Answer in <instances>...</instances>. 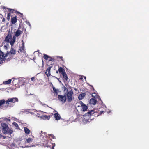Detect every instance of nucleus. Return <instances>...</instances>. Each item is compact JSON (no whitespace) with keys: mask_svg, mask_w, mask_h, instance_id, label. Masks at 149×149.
Returning a JSON list of instances; mask_svg holds the SVG:
<instances>
[{"mask_svg":"<svg viewBox=\"0 0 149 149\" xmlns=\"http://www.w3.org/2000/svg\"><path fill=\"white\" fill-rule=\"evenodd\" d=\"M1 124L0 128L3 134H6L11 135L13 132V131L10 129L8 124L4 122L2 123Z\"/></svg>","mask_w":149,"mask_h":149,"instance_id":"obj_1","label":"nucleus"},{"mask_svg":"<svg viewBox=\"0 0 149 149\" xmlns=\"http://www.w3.org/2000/svg\"><path fill=\"white\" fill-rule=\"evenodd\" d=\"M12 32H10L9 31L7 36H6L4 40V41L6 42L10 43L12 46L13 45L16 41L15 36H13V37H12Z\"/></svg>","mask_w":149,"mask_h":149,"instance_id":"obj_2","label":"nucleus"},{"mask_svg":"<svg viewBox=\"0 0 149 149\" xmlns=\"http://www.w3.org/2000/svg\"><path fill=\"white\" fill-rule=\"evenodd\" d=\"M18 99L17 98H12L8 99L7 101H5L4 99H3L0 100V107L2 105L5 104H7V106H8L9 102H12L13 103H15L16 102H18Z\"/></svg>","mask_w":149,"mask_h":149,"instance_id":"obj_3","label":"nucleus"},{"mask_svg":"<svg viewBox=\"0 0 149 149\" xmlns=\"http://www.w3.org/2000/svg\"><path fill=\"white\" fill-rule=\"evenodd\" d=\"M65 94L68 101L71 102L73 99V91L72 90L68 91V90H67V91L65 93Z\"/></svg>","mask_w":149,"mask_h":149,"instance_id":"obj_4","label":"nucleus"},{"mask_svg":"<svg viewBox=\"0 0 149 149\" xmlns=\"http://www.w3.org/2000/svg\"><path fill=\"white\" fill-rule=\"evenodd\" d=\"M16 52L17 51L12 47L10 51L9 52L8 51L5 54L6 57H7L8 56H9V57H11L15 54Z\"/></svg>","mask_w":149,"mask_h":149,"instance_id":"obj_5","label":"nucleus"},{"mask_svg":"<svg viewBox=\"0 0 149 149\" xmlns=\"http://www.w3.org/2000/svg\"><path fill=\"white\" fill-rule=\"evenodd\" d=\"M23 33V29H21V26H19L17 30L15 32V34L14 36L16 39V37H18L21 35Z\"/></svg>","mask_w":149,"mask_h":149,"instance_id":"obj_6","label":"nucleus"},{"mask_svg":"<svg viewBox=\"0 0 149 149\" xmlns=\"http://www.w3.org/2000/svg\"><path fill=\"white\" fill-rule=\"evenodd\" d=\"M58 98L60 101L63 102V103H65L67 100L66 97L65 95H58Z\"/></svg>","mask_w":149,"mask_h":149,"instance_id":"obj_7","label":"nucleus"},{"mask_svg":"<svg viewBox=\"0 0 149 149\" xmlns=\"http://www.w3.org/2000/svg\"><path fill=\"white\" fill-rule=\"evenodd\" d=\"M52 66H50L48 67V68L46 70V71L45 72V74L47 75V76L48 77H49L50 75V71L52 67Z\"/></svg>","mask_w":149,"mask_h":149,"instance_id":"obj_8","label":"nucleus"},{"mask_svg":"<svg viewBox=\"0 0 149 149\" xmlns=\"http://www.w3.org/2000/svg\"><path fill=\"white\" fill-rule=\"evenodd\" d=\"M9 10V13H8L7 19L9 21L10 19V16H11V13H14L15 10L14 9H8Z\"/></svg>","mask_w":149,"mask_h":149,"instance_id":"obj_9","label":"nucleus"},{"mask_svg":"<svg viewBox=\"0 0 149 149\" xmlns=\"http://www.w3.org/2000/svg\"><path fill=\"white\" fill-rule=\"evenodd\" d=\"M6 57L5 55L3 52L0 50V60L3 61Z\"/></svg>","mask_w":149,"mask_h":149,"instance_id":"obj_10","label":"nucleus"},{"mask_svg":"<svg viewBox=\"0 0 149 149\" xmlns=\"http://www.w3.org/2000/svg\"><path fill=\"white\" fill-rule=\"evenodd\" d=\"M97 102V100L95 97L94 98H91L90 100V103L93 105L95 104Z\"/></svg>","mask_w":149,"mask_h":149,"instance_id":"obj_11","label":"nucleus"},{"mask_svg":"<svg viewBox=\"0 0 149 149\" xmlns=\"http://www.w3.org/2000/svg\"><path fill=\"white\" fill-rule=\"evenodd\" d=\"M17 16L13 17L11 18V22L12 24H15L17 22Z\"/></svg>","mask_w":149,"mask_h":149,"instance_id":"obj_12","label":"nucleus"},{"mask_svg":"<svg viewBox=\"0 0 149 149\" xmlns=\"http://www.w3.org/2000/svg\"><path fill=\"white\" fill-rule=\"evenodd\" d=\"M81 107H82L83 111H86L88 108L87 106L86 105L82 102H81Z\"/></svg>","mask_w":149,"mask_h":149,"instance_id":"obj_13","label":"nucleus"},{"mask_svg":"<svg viewBox=\"0 0 149 149\" xmlns=\"http://www.w3.org/2000/svg\"><path fill=\"white\" fill-rule=\"evenodd\" d=\"M86 95V94L85 93H82L80 94L78 96V99L79 100H81L83 99Z\"/></svg>","mask_w":149,"mask_h":149,"instance_id":"obj_14","label":"nucleus"},{"mask_svg":"<svg viewBox=\"0 0 149 149\" xmlns=\"http://www.w3.org/2000/svg\"><path fill=\"white\" fill-rule=\"evenodd\" d=\"M53 115L52 114L51 115L47 116V115H43L42 116V118L45 120H49L51 116Z\"/></svg>","mask_w":149,"mask_h":149,"instance_id":"obj_15","label":"nucleus"},{"mask_svg":"<svg viewBox=\"0 0 149 149\" xmlns=\"http://www.w3.org/2000/svg\"><path fill=\"white\" fill-rule=\"evenodd\" d=\"M24 131L26 134H30V130L26 127H24Z\"/></svg>","mask_w":149,"mask_h":149,"instance_id":"obj_16","label":"nucleus"},{"mask_svg":"<svg viewBox=\"0 0 149 149\" xmlns=\"http://www.w3.org/2000/svg\"><path fill=\"white\" fill-rule=\"evenodd\" d=\"M62 75L63 78L66 81H67L68 79L66 72H63L62 73Z\"/></svg>","mask_w":149,"mask_h":149,"instance_id":"obj_17","label":"nucleus"},{"mask_svg":"<svg viewBox=\"0 0 149 149\" xmlns=\"http://www.w3.org/2000/svg\"><path fill=\"white\" fill-rule=\"evenodd\" d=\"M54 117L55 118V119L56 120H60L61 118V117L59 115V114L57 113H56L54 114Z\"/></svg>","mask_w":149,"mask_h":149,"instance_id":"obj_18","label":"nucleus"},{"mask_svg":"<svg viewBox=\"0 0 149 149\" xmlns=\"http://www.w3.org/2000/svg\"><path fill=\"white\" fill-rule=\"evenodd\" d=\"M24 43L23 42L22 43V45L19 47V50L21 52H22L24 49Z\"/></svg>","mask_w":149,"mask_h":149,"instance_id":"obj_19","label":"nucleus"},{"mask_svg":"<svg viewBox=\"0 0 149 149\" xmlns=\"http://www.w3.org/2000/svg\"><path fill=\"white\" fill-rule=\"evenodd\" d=\"M58 71L61 74H62L63 72H65V70L63 68L60 67H59L58 69Z\"/></svg>","mask_w":149,"mask_h":149,"instance_id":"obj_20","label":"nucleus"},{"mask_svg":"<svg viewBox=\"0 0 149 149\" xmlns=\"http://www.w3.org/2000/svg\"><path fill=\"white\" fill-rule=\"evenodd\" d=\"M94 113V112L93 110H91L89 111L87 113L85 114V116H91Z\"/></svg>","mask_w":149,"mask_h":149,"instance_id":"obj_21","label":"nucleus"},{"mask_svg":"<svg viewBox=\"0 0 149 149\" xmlns=\"http://www.w3.org/2000/svg\"><path fill=\"white\" fill-rule=\"evenodd\" d=\"M11 79H9L7 81H5L3 82V84H8L11 83Z\"/></svg>","mask_w":149,"mask_h":149,"instance_id":"obj_22","label":"nucleus"},{"mask_svg":"<svg viewBox=\"0 0 149 149\" xmlns=\"http://www.w3.org/2000/svg\"><path fill=\"white\" fill-rule=\"evenodd\" d=\"M43 58L44 59H45L46 60H47L48 59V58H50V57L49 56L45 54H43Z\"/></svg>","mask_w":149,"mask_h":149,"instance_id":"obj_23","label":"nucleus"},{"mask_svg":"<svg viewBox=\"0 0 149 149\" xmlns=\"http://www.w3.org/2000/svg\"><path fill=\"white\" fill-rule=\"evenodd\" d=\"M33 139L30 138H29L28 139H27L26 140V141H25V143H29L32 142Z\"/></svg>","mask_w":149,"mask_h":149,"instance_id":"obj_24","label":"nucleus"},{"mask_svg":"<svg viewBox=\"0 0 149 149\" xmlns=\"http://www.w3.org/2000/svg\"><path fill=\"white\" fill-rule=\"evenodd\" d=\"M53 90L54 91V93L56 94L57 95L58 92H59V90L58 89H56L55 87H53Z\"/></svg>","mask_w":149,"mask_h":149,"instance_id":"obj_25","label":"nucleus"},{"mask_svg":"<svg viewBox=\"0 0 149 149\" xmlns=\"http://www.w3.org/2000/svg\"><path fill=\"white\" fill-rule=\"evenodd\" d=\"M15 13H16V14H19V16L21 17H22L23 16V15L22 13H21L17 11H15Z\"/></svg>","mask_w":149,"mask_h":149,"instance_id":"obj_26","label":"nucleus"},{"mask_svg":"<svg viewBox=\"0 0 149 149\" xmlns=\"http://www.w3.org/2000/svg\"><path fill=\"white\" fill-rule=\"evenodd\" d=\"M13 124L17 128L19 127V126L18 124L15 122H14L13 123Z\"/></svg>","mask_w":149,"mask_h":149,"instance_id":"obj_27","label":"nucleus"},{"mask_svg":"<svg viewBox=\"0 0 149 149\" xmlns=\"http://www.w3.org/2000/svg\"><path fill=\"white\" fill-rule=\"evenodd\" d=\"M50 58V59L49 60V61H52V62H54L55 61V59L54 58H52L51 57Z\"/></svg>","mask_w":149,"mask_h":149,"instance_id":"obj_28","label":"nucleus"},{"mask_svg":"<svg viewBox=\"0 0 149 149\" xmlns=\"http://www.w3.org/2000/svg\"><path fill=\"white\" fill-rule=\"evenodd\" d=\"M5 18H3L2 19V24H4L5 23Z\"/></svg>","mask_w":149,"mask_h":149,"instance_id":"obj_29","label":"nucleus"},{"mask_svg":"<svg viewBox=\"0 0 149 149\" xmlns=\"http://www.w3.org/2000/svg\"><path fill=\"white\" fill-rule=\"evenodd\" d=\"M5 120H6V121H10V119L9 118H5Z\"/></svg>","mask_w":149,"mask_h":149,"instance_id":"obj_30","label":"nucleus"},{"mask_svg":"<svg viewBox=\"0 0 149 149\" xmlns=\"http://www.w3.org/2000/svg\"><path fill=\"white\" fill-rule=\"evenodd\" d=\"M50 136L53 139L55 138V136H54L53 134H50Z\"/></svg>","mask_w":149,"mask_h":149,"instance_id":"obj_31","label":"nucleus"},{"mask_svg":"<svg viewBox=\"0 0 149 149\" xmlns=\"http://www.w3.org/2000/svg\"><path fill=\"white\" fill-rule=\"evenodd\" d=\"M105 112L104 111H100V114H102L104 113Z\"/></svg>","mask_w":149,"mask_h":149,"instance_id":"obj_32","label":"nucleus"},{"mask_svg":"<svg viewBox=\"0 0 149 149\" xmlns=\"http://www.w3.org/2000/svg\"><path fill=\"white\" fill-rule=\"evenodd\" d=\"M31 80L33 81H35V78L34 77H33L31 78Z\"/></svg>","mask_w":149,"mask_h":149,"instance_id":"obj_33","label":"nucleus"},{"mask_svg":"<svg viewBox=\"0 0 149 149\" xmlns=\"http://www.w3.org/2000/svg\"><path fill=\"white\" fill-rule=\"evenodd\" d=\"M67 90H68L67 88L65 87L64 86V91H65L66 90V92H67Z\"/></svg>","mask_w":149,"mask_h":149,"instance_id":"obj_34","label":"nucleus"},{"mask_svg":"<svg viewBox=\"0 0 149 149\" xmlns=\"http://www.w3.org/2000/svg\"><path fill=\"white\" fill-rule=\"evenodd\" d=\"M59 58L62 61H63V57H59Z\"/></svg>","mask_w":149,"mask_h":149,"instance_id":"obj_35","label":"nucleus"},{"mask_svg":"<svg viewBox=\"0 0 149 149\" xmlns=\"http://www.w3.org/2000/svg\"><path fill=\"white\" fill-rule=\"evenodd\" d=\"M3 139H5L6 138V136H2Z\"/></svg>","mask_w":149,"mask_h":149,"instance_id":"obj_36","label":"nucleus"},{"mask_svg":"<svg viewBox=\"0 0 149 149\" xmlns=\"http://www.w3.org/2000/svg\"><path fill=\"white\" fill-rule=\"evenodd\" d=\"M2 136V135H1V134H0V136Z\"/></svg>","mask_w":149,"mask_h":149,"instance_id":"obj_37","label":"nucleus"},{"mask_svg":"<svg viewBox=\"0 0 149 149\" xmlns=\"http://www.w3.org/2000/svg\"><path fill=\"white\" fill-rule=\"evenodd\" d=\"M74 90H75L76 91H77V89H76V88H75Z\"/></svg>","mask_w":149,"mask_h":149,"instance_id":"obj_38","label":"nucleus"},{"mask_svg":"<svg viewBox=\"0 0 149 149\" xmlns=\"http://www.w3.org/2000/svg\"><path fill=\"white\" fill-rule=\"evenodd\" d=\"M52 149H54V148H53V147H52Z\"/></svg>","mask_w":149,"mask_h":149,"instance_id":"obj_39","label":"nucleus"},{"mask_svg":"<svg viewBox=\"0 0 149 149\" xmlns=\"http://www.w3.org/2000/svg\"><path fill=\"white\" fill-rule=\"evenodd\" d=\"M56 73H58V71H56Z\"/></svg>","mask_w":149,"mask_h":149,"instance_id":"obj_40","label":"nucleus"}]
</instances>
